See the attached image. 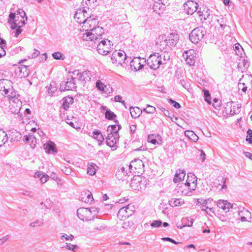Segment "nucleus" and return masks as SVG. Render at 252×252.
<instances>
[{
  "instance_id": "29",
  "label": "nucleus",
  "mask_w": 252,
  "mask_h": 252,
  "mask_svg": "<svg viewBox=\"0 0 252 252\" xmlns=\"http://www.w3.org/2000/svg\"><path fill=\"white\" fill-rule=\"evenodd\" d=\"M129 111L131 116L133 118H138L142 113V110L138 107H130Z\"/></svg>"
},
{
  "instance_id": "45",
  "label": "nucleus",
  "mask_w": 252,
  "mask_h": 252,
  "mask_svg": "<svg viewBox=\"0 0 252 252\" xmlns=\"http://www.w3.org/2000/svg\"><path fill=\"white\" fill-rule=\"evenodd\" d=\"M187 180L188 182L191 183V184L197 183L196 176L191 173H189L188 174Z\"/></svg>"
},
{
  "instance_id": "37",
  "label": "nucleus",
  "mask_w": 252,
  "mask_h": 252,
  "mask_svg": "<svg viewBox=\"0 0 252 252\" xmlns=\"http://www.w3.org/2000/svg\"><path fill=\"white\" fill-rule=\"evenodd\" d=\"M127 174V171L126 170L124 167L123 166L118 169V171L116 174V176L119 179H122L123 176H126Z\"/></svg>"
},
{
  "instance_id": "64",
  "label": "nucleus",
  "mask_w": 252,
  "mask_h": 252,
  "mask_svg": "<svg viewBox=\"0 0 252 252\" xmlns=\"http://www.w3.org/2000/svg\"><path fill=\"white\" fill-rule=\"evenodd\" d=\"M15 94H16L15 92H11L10 93L9 92V93H8L7 94H6L5 95H6L7 97H8V98L9 99L12 100L14 98V97L16 96Z\"/></svg>"
},
{
  "instance_id": "59",
  "label": "nucleus",
  "mask_w": 252,
  "mask_h": 252,
  "mask_svg": "<svg viewBox=\"0 0 252 252\" xmlns=\"http://www.w3.org/2000/svg\"><path fill=\"white\" fill-rule=\"evenodd\" d=\"M243 210H244L243 211H240L239 210V211H238V215H239V216H243V215H244V216H251V214L250 212H249L248 210H245L244 208H243Z\"/></svg>"
},
{
  "instance_id": "35",
  "label": "nucleus",
  "mask_w": 252,
  "mask_h": 252,
  "mask_svg": "<svg viewBox=\"0 0 252 252\" xmlns=\"http://www.w3.org/2000/svg\"><path fill=\"white\" fill-rule=\"evenodd\" d=\"M94 229L100 231L105 229L106 226L102 223V220L100 219H97L94 225Z\"/></svg>"
},
{
  "instance_id": "60",
  "label": "nucleus",
  "mask_w": 252,
  "mask_h": 252,
  "mask_svg": "<svg viewBox=\"0 0 252 252\" xmlns=\"http://www.w3.org/2000/svg\"><path fill=\"white\" fill-rule=\"evenodd\" d=\"M49 179V176L44 173L42 174V176L40 178V181L41 183H45Z\"/></svg>"
},
{
  "instance_id": "48",
  "label": "nucleus",
  "mask_w": 252,
  "mask_h": 252,
  "mask_svg": "<svg viewBox=\"0 0 252 252\" xmlns=\"http://www.w3.org/2000/svg\"><path fill=\"white\" fill-rule=\"evenodd\" d=\"M143 111L148 114H153L156 111V108L150 105H147L146 108H144Z\"/></svg>"
},
{
  "instance_id": "58",
  "label": "nucleus",
  "mask_w": 252,
  "mask_h": 252,
  "mask_svg": "<svg viewBox=\"0 0 252 252\" xmlns=\"http://www.w3.org/2000/svg\"><path fill=\"white\" fill-rule=\"evenodd\" d=\"M168 101L173 104V106L177 109H179L181 107V105L178 102L172 100L171 98L168 99Z\"/></svg>"
},
{
  "instance_id": "56",
  "label": "nucleus",
  "mask_w": 252,
  "mask_h": 252,
  "mask_svg": "<svg viewBox=\"0 0 252 252\" xmlns=\"http://www.w3.org/2000/svg\"><path fill=\"white\" fill-rule=\"evenodd\" d=\"M247 133V136L246 138V141L251 144L252 143V130L248 129Z\"/></svg>"
},
{
  "instance_id": "53",
  "label": "nucleus",
  "mask_w": 252,
  "mask_h": 252,
  "mask_svg": "<svg viewBox=\"0 0 252 252\" xmlns=\"http://www.w3.org/2000/svg\"><path fill=\"white\" fill-rule=\"evenodd\" d=\"M156 136L154 135H150L148 137V141L153 144H160L156 139Z\"/></svg>"
},
{
  "instance_id": "32",
  "label": "nucleus",
  "mask_w": 252,
  "mask_h": 252,
  "mask_svg": "<svg viewBox=\"0 0 252 252\" xmlns=\"http://www.w3.org/2000/svg\"><path fill=\"white\" fill-rule=\"evenodd\" d=\"M144 163L141 159H137L132 161L130 164V167L131 168L134 166L135 169H142L144 167Z\"/></svg>"
},
{
  "instance_id": "3",
  "label": "nucleus",
  "mask_w": 252,
  "mask_h": 252,
  "mask_svg": "<svg viewBox=\"0 0 252 252\" xmlns=\"http://www.w3.org/2000/svg\"><path fill=\"white\" fill-rule=\"evenodd\" d=\"M90 32H87L83 34L82 38L86 41H99L102 39L101 36L104 33V30L102 27H96L94 29H89Z\"/></svg>"
},
{
  "instance_id": "55",
  "label": "nucleus",
  "mask_w": 252,
  "mask_h": 252,
  "mask_svg": "<svg viewBox=\"0 0 252 252\" xmlns=\"http://www.w3.org/2000/svg\"><path fill=\"white\" fill-rule=\"evenodd\" d=\"M207 203V200H203L202 205H201V209L202 211H205L206 213H208L207 209H209V210L211 211L212 210V208L206 207Z\"/></svg>"
},
{
  "instance_id": "4",
  "label": "nucleus",
  "mask_w": 252,
  "mask_h": 252,
  "mask_svg": "<svg viewBox=\"0 0 252 252\" xmlns=\"http://www.w3.org/2000/svg\"><path fill=\"white\" fill-rule=\"evenodd\" d=\"M162 56L158 53H155L151 54L144 62H147L148 66L152 69L156 70L159 68L161 64H165V62L162 61Z\"/></svg>"
},
{
  "instance_id": "51",
  "label": "nucleus",
  "mask_w": 252,
  "mask_h": 252,
  "mask_svg": "<svg viewBox=\"0 0 252 252\" xmlns=\"http://www.w3.org/2000/svg\"><path fill=\"white\" fill-rule=\"evenodd\" d=\"M96 87L98 90L101 91H104V88L106 87V85L101 82L100 80H98L96 82Z\"/></svg>"
},
{
  "instance_id": "36",
  "label": "nucleus",
  "mask_w": 252,
  "mask_h": 252,
  "mask_svg": "<svg viewBox=\"0 0 252 252\" xmlns=\"http://www.w3.org/2000/svg\"><path fill=\"white\" fill-rule=\"evenodd\" d=\"M7 141V134L2 129H0V147Z\"/></svg>"
},
{
  "instance_id": "15",
  "label": "nucleus",
  "mask_w": 252,
  "mask_h": 252,
  "mask_svg": "<svg viewBox=\"0 0 252 252\" xmlns=\"http://www.w3.org/2000/svg\"><path fill=\"white\" fill-rule=\"evenodd\" d=\"M85 14H87V11L85 9H79L77 10L74 14V18L76 19L77 22L80 24L83 23L84 24L86 19L85 18L86 17V15H85Z\"/></svg>"
},
{
  "instance_id": "49",
  "label": "nucleus",
  "mask_w": 252,
  "mask_h": 252,
  "mask_svg": "<svg viewBox=\"0 0 252 252\" xmlns=\"http://www.w3.org/2000/svg\"><path fill=\"white\" fill-rule=\"evenodd\" d=\"M53 202L49 199H46L45 202H41L40 203L41 205H43L45 206V208L47 209H51L53 206Z\"/></svg>"
},
{
  "instance_id": "54",
  "label": "nucleus",
  "mask_w": 252,
  "mask_h": 252,
  "mask_svg": "<svg viewBox=\"0 0 252 252\" xmlns=\"http://www.w3.org/2000/svg\"><path fill=\"white\" fill-rule=\"evenodd\" d=\"M30 139V143H29L30 144L31 148L33 149L34 148L36 144V139L34 135H31Z\"/></svg>"
},
{
  "instance_id": "17",
  "label": "nucleus",
  "mask_w": 252,
  "mask_h": 252,
  "mask_svg": "<svg viewBox=\"0 0 252 252\" xmlns=\"http://www.w3.org/2000/svg\"><path fill=\"white\" fill-rule=\"evenodd\" d=\"M119 136H116L115 134L108 133L106 138L107 145L110 147H115L118 140Z\"/></svg>"
},
{
  "instance_id": "28",
  "label": "nucleus",
  "mask_w": 252,
  "mask_h": 252,
  "mask_svg": "<svg viewBox=\"0 0 252 252\" xmlns=\"http://www.w3.org/2000/svg\"><path fill=\"white\" fill-rule=\"evenodd\" d=\"M58 86L56 83L54 81L51 82L50 86L48 88V93L51 96H55L58 94L59 92L57 90Z\"/></svg>"
},
{
  "instance_id": "62",
  "label": "nucleus",
  "mask_w": 252,
  "mask_h": 252,
  "mask_svg": "<svg viewBox=\"0 0 252 252\" xmlns=\"http://www.w3.org/2000/svg\"><path fill=\"white\" fill-rule=\"evenodd\" d=\"M122 96L119 95H116L114 98V100L115 102H119L122 103L123 104H125V101L124 100H122Z\"/></svg>"
},
{
  "instance_id": "34",
  "label": "nucleus",
  "mask_w": 252,
  "mask_h": 252,
  "mask_svg": "<svg viewBox=\"0 0 252 252\" xmlns=\"http://www.w3.org/2000/svg\"><path fill=\"white\" fill-rule=\"evenodd\" d=\"M93 137L94 139H96L97 141L100 144L103 142L104 138L101 132L98 130H95L93 132Z\"/></svg>"
},
{
  "instance_id": "18",
  "label": "nucleus",
  "mask_w": 252,
  "mask_h": 252,
  "mask_svg": "<svg viewBox=\"0 0 252 252\" xmlns=\"http://www.w3.org/2000/svg\"><path fill=\"white\" fill-rule=\"evenodd\" d=\"M28 66L21 65L16 70L18 76L21 78H26L29 74V70Z\"/></svg>"
},
{
  "instance_id": "11",
  "label": "nucleus",
  "mask_w": 252,
  "mask_h": 252,
  "mask_svg": "<svg viewBox=\"0 0 252 252\" xmlns=\"http://www.w3.org/2000/svg\"><path fill=\"white\" fill-rule=\"evenodd\" d=\"M184 9L188 14L192 15L198 9V4L193 1H188L184 4Z\"/></svg>"
},
{
  "instance_id": "47",
  "label": "nucleus",
  "mask_w": 252,
  "mask_h": 252,
  "mask_svg": "<svg viewBox=\"0 0 252 252\" xmlns=\"http://www.w3.org/2000/svg\"><path fill=\"white\" fill-rule=\"evenodd\" d=\"M134 225V223L131 220H127L124 222L122 224V227L124 229H129L131 228Z\"/></svg>"
},
{
  "instance_id": "52",
  "label": "nucleus",
  "mask_w": 252,
  "mask_h": 252,
  "mask_svg": "<svg viewBox=\"0 0 252 252\" xmlns=\"http://www.w3.org/2000/svg\"><path fill=\"white\" fill-rule=\"evenodd\" d=\"M204 96L205 100L206 102H207L209 104H211V98L210 94L208 91L204 90Z\"/></svg>"
},
{
  "instance_id": "22",
  "label": "nucleus",
  "mask_w": 252,
  "mask_h": 252,
  "mask_svg": "<svg viewBox=\"0 0 252 252\" xmlns=\"http://www.w3.org/2000/svg\"><path fill=\"white\" fill-rule=\"evenodd\" d=\"M141 59L142 58L140 57L134 58L130 62L131 67H133V69L136 71L142 69L144 65L140 62ZM142 60L144 59L143 58Z\"/></svg>"
},
{
  "instance_id": "61",
  "label": "nucleus",
  "mask_w": 252,
  "mask_h": 252,
  "mask_svg": "<svg viewBox=\"0 0 252 252\" xmlns=\"http://www.w3.org/2000/svg\"><path fill=\"white\" fill-rule=\"evenodd\" d=\"M40 54V52L37 50L34 49L33 52L29 55L30 58L32 59L37 57Z\"/></svg>"
},
{
  "instance_id": "42",
  "label": "nucleus",
  "mask_w": 252,
  "mask_h": 252,
  "mask_svg": "<svg viewBox=\"0 0 252 252\" xmlns=\"http://www.w3.org/2000/svg\"><path fill=\"white\" fill-rule=\"evenodd\" d=\"M170 203L173 206H180L184 203V201L182 199H175L170 201Z\"/></svg>"
},
{
  "instance_id": "20",
  "label": "nucleus",
  "mask_w": 252,
  "mask_h": 252,
  "mask_svg": "<svg viewBox=\"0 0 252 252\" xmlns=\"http://www.w3.org/2000/svg\"><path fill=\"white\" fill-rule=\"evenodd\" d=\"M81 200L86 203H91L94 200L92 193L89 190H85L81 192Z\"/></svg>"
},
{
  "instance_id": "26",
  "label": "nucleus",
  "mask_w": 252,
  "mask_h": 252,
  "mask_svg": "<svg viewBox=\"0 0 252 252\" xmlns=\"http://www.w3.org/2000/svg\"><path fill=\"white\" fill-rule=\"evenodd\" d=\"M79 75L80 76L78 78V80L80 81L86 83L91 80V73L89 71H84L81 72V74Z\"/></svg>"
},
{
  "instance_id": "1",
  "label": "nucleus",
  "mask_w": 252,
  "mask_h": 252,
  "mask_svg": "<svg viewBox=\"0 0 252 252\" xmlns=\"http://www.w3.org/2000/svg\"><path fill=\"white\" fill-rule=\"evenodd\" d=\"M27 17L25 12L21 9H19L16 12H11L9 15L8 23L11 25L12 30L16 29L15 35L17 37L22 32L21 29L26 24Z\"/></svg>"
},
{
  "instance_id": "57",
  "label": "nucleus",
  "mask_w": 252,
  "mask_h": 252,
  "mask_svg": "<svg viewBox=\"0 0 252 252\" xmlns=\"http://www.w3.org/2000/svg\"><path fill=\"white\" fill-rule=\"evenodd\" d=\"M165 41H167L166 35L164 34L160 35L157 39L156 44L157 45H158L159 43Z\"/></svg>"
},
{
  "instance_id": "2",
  "label": "nucleus",
  "mask_w": 252,
  "mask_h": 252,
  "mask_svg": "<svg viewBox=\"0 0 252 252\" xmlns=\"http://www.w3.org/2000/svg\"><path fill=\"white\" fill-rule=\"evenodd\" d=\"M99 209L96 207L80 208L77 210L78 217L83 221H89L93 220L98 213Z\"/></svg>"
},
{
  "instance_id": "12",
  "label": "nucleus",
  "mask_w": 252,
  "mask_h": 252,
  "mask_svg": "<svg viewBox=\"0 0 252 252\" xmlns=\"http://www.w3.org/2000/svg\"><path fill=\"white\" fill-rule=\"evenodd\" d=\"M97 19L95 18H92L91 16L87 17L86 19L85 22L84 23L83 27L84 28V30H85L86 32H90L89 29H94L96 26Z\"/></svg>"
},
{
  "instance_id": "21",
  "label": "nucleus",
  "mask_w": 252,
  "mask_h": 252,
  "mask_svg": "<svg viewBox=\"0 0 252 252\" xmlns=\"http://www.w3.org/2000/svg\"><path fill=\"white\" fill-rule=\"evenodd\" d=\"M217 204L218 207L222 209L226 212L229 211L230 208L233 207V205L229 203L227 200H219L217 201Z\"/></svg>"
},
{
  "instance_id": "40",
  "label": "nucleus",
  "mask_w": 252,
  "mask_h": 252,
  "mask_svg": "<svg viewBox=\"0 0 252 252\" xmlns=\"http://www.w3.org/2000/svg\"><path fill=\"white\" fill-rule=\"evenodd\" d=\"M43 219L36 220L30 223V226L32 227H37L43 225Z\"/></svg>"
},
{
  "instance_id": "10",
  "label": "nucleus",
  "mask_w": 252,
  "mask_h": 252,
  "mask_svg": "<svg viewBox=\"0 0 252 252\" xmlns=\"http://www.w3.org/2000/svg\"><path fill=\"white\" fill-rule=\"evenodd\" d=\"M194 50H189L186 51L183 53V57L185 59L186 62L189 65H194L196 57Z\"/></svg>"
},
{
  "instance_id": "50",
  "label": "nucleus",
  "mask_w": 252,
  "mask_h": 252,
  "mask_svg": "<svg viewBox=\"0 0 252 252\" xmlns=\"http://www.w3.org/2000/svg\"><path fill=\"white\" fill-rule=\"evenodd\" d=\"M162 223V222L161 220H154L150 224V226L152 228H158V227H160Z\"/></svg>"
},
{
  "instance_id": "14",
  "label": "nucleus",
  "mask_w": 252,
  "mask_h": 252,
  "mask_svg": "<svg viewBox=\"0 0 252 252\" xmlns=\"http://www.w3.org/2000/svg\"><path fill=\"white\" fill-rule=\"evenodd\" d=\"M129 208H133V206L128 205L126 207L121 208L117 214L118 218L122 220L130 216L131 212H127V210H128Z\"/></svg>"
},
{
  "instance_id": "16",
  "label": "nucleus",
  "mask_w": 252,
  "mask_h": 252,
  "mask_svg": "<svg viewBox=\"0 0 252 252\" xmlns=\"http://www.w3.org/2000/svg\"><path fill=\"white\" fill-rule=\"evenodd\" d=\"M11 82L8 80H2L0 82V92L1 94L4 95L9 93V89L7 88L8 86H10Z\"/></svg>"
},
{
  "instance_id": "23",
  "label": "nucleus",
  "mask_w": 252,
  "mask_h": 252,
  "mask_svg": "<svg viewBox=\"0 0 252 252\" xmlns=\"http://www.w3.org/2000/svg\"><path fill=\"white\" fill-rule=\"evenodd\" d=\"M248 83H251L252 86V76L251 75H247L246 76L243 75L239 80V82L238 83L239 90L242 89L245 85H248Z\"/></svg>"
},
{
  "instance_id": "9",
  "label": "nucleus",
  "mask_w": 252,
  "mask_h": 252,
  "mask_svg": "<svg viewBox=\"0 0 252 252\" xmlns=\"http://www.w3.org/2000/svg\"><path fill=\"white\" fill-rule=\"evenodd\" d=\"M75 77L71 76L70 78H67L66 81L62 82L60 85V92L65 90H73L77 88L75 82Z\"/></svg>"
},
{
  "instance_id": "39",
  "label": "nucleus",
  "mask_w": 252,
  "mask_h": 252,
  "mask_svg": "<svg viewBox=\"0 0 252 252\" xmlns=\"http://www.w3.org/2000/svg\"><path fill=\"white\" fill-rule=\"evenodd\" d=\"M233 49L235 51L236 54L242 58L244 50L241 45L239 43L235 44L233 46Z\"/></svg>"
},
{
  "instance_id": "6",
  "label": "nucleus",
  "mask_w": 252,
  "mask_h": 252,
  "mask_svg": "<svg viewBox=\"0 0 252 252\" xmlns=\"http://www.w3.org/2000/svg\"><path fill=\"white\" fill-rule=\"evenodd\" d=\"M97 42L98 44L97 45V51L99 54L106 55L111 51L113 44L110 40L104 39Z\"/></svg>"
},
{
  "instance_id": "31",
  "label": "nucleus",
  "mask_w": 252,
  "mask_h": 252,
  "mask_svg": "<svg viewBox=\"0 0 252 252\" xmlns=\"http://www.w3.org/2000/svg\"><path fill=\"white\" fill-rule=\"evenodd\" d=\"M121 128V126L120 125H113L111 126H109L107 128V132L109 133L115 134L116 136H119L118 131Z\"/></svg>"
},
{
  "instance_id": "19",
  "label": "nucleus",
  "mask_w": 252,
  "mask_h": 252,
  "mask_svg": "<svg viewBox=\"0 0 252 252\" xmlns=\"http://www.w3.org/2000/svg\"><path fill=\"white\" fill-rule=\"evenodd\" d=\"M166 38L169 46H174L179 39V36L176 32H173L166 36Z\"/></svg>"
},
{
  "instance_id": "63",
  "label": "nucleus",
  "mask_w": 252,
  "mask_h": 252,
  "mask_svg": "<svg viewBox=\"0 0 252 252\" xmlns=\"http://www.w3.org/2000/svg\"><path fill=\"white\" fill-rule=\"evenodd\" d=\"M11 235H7L4 237H3L2 238L0 239V243L1 245H3L6 241L8 240V239L10 238Z\"/></svg>"
},
{
  "instance_id": "5",
  "label": "nucleus",
  "mask_w": 252,
  "mask_h": 252,
  "mask_svg": "<svg viewBox=\"0 0 252 252\" xmlns=\"http://www.w3.org/2000/svg\"><path fill=\"white\" fill-rule=\"evenodd\" d=\"M206 32L203 27H199L194 29L189 34V40L194 43H197L201 41Z\"/></svg>"
},
{
  "instance_id": "30",
  "label": "nucleus",
  "mask_w": 252,
  "mask_h": 252,
  "mask_svg": "<svg viewBox=\"0 0 252 252\" xmlns=\"http://www.w3.org/2000/svg\"><path fill=\"white\" fill-rule=\"evenodd\" d=\"M73 103V98L71 96H67L64 97L63 98V102L62 104L63 108L67 110L69 107L70 104H72Z\"/></svg>"
},
{
  "instance_id": "13",
  "label": "nucleus",
  "mask_w": 252,
  "mask_h": 252,
  "mask_svg": "<svg viewBox=\"0 0 252 252\" xmlns=\"http://www.w3.org/2000/svg\"><path fill=\"white\" fill-rule=\"evenodd\" d=\"M145 182H142L141 178L138 177L131 180L130 185L133 189L139 190L145 187Z\"/></svg>"
},
{
  "instance_id": "27",
  "label": "nucleus",
  "mask_w": 252,
  "mask_h": 252,
  "mask_svg": "<svg viewBox=\"0 0 252 252\" xmlns=\"http://www.w3.org/2000/svg\"><path fill=\"white\" fill-rule=\"evenodd\" d=\"M249 66L250 63L249 61L246 59H243L238 64L239 69H240L242 72L246 71Z\"/></svg>"
},
{
  "instance_id": "24",
  "label": "nucleus",
  "mask_w": 252,
  "mask_h": 252,
  "mask_svg": "<svg viewBox=\"0 0 252 252\" xmlns=\"http://www.w3.org/2000/svg\"><path fill=\"white\" fill-rule=\"evenodd\" d=\"M44 148L46 152L48 154L51 153H57V151L56 150L55 144L54 142L49 141L47 143H45L43 145Z\"/></svg>"
},
{
  "instance_id": "46",
  "label": "nucleus",
  "mask_w": 252,
  "mask_h": 252,
  "mask_svg": "<svg viewBox=\"0 0 252 252\" xmlns=\"http://www.w3.org/2000/svg\"><path fill=\"white\" fill-rule=\"evenodd\" d=\"M63 248H66L68 250H71L73 252H75L77 249H78V246L76 245H72L70 243H66L65 246H63Z\"/></svg>"
},
{
  "instance_id": "41",
  "label": "nucleus",
  "mask_w": 252,
  "mask_h": 252,
  "mask_svg": "<svg viewBox=\"0 0 252 252\" xmlns=\"http://www.w3.org/2000/svg\"><path fill=\"white\" fill-rule=\"evenodd\" d=\"M158 47L160 49V50L163 51L164 53L167 50V46L169 47V45L167 42V41H165L159 43L158 45H157Z\"/></svg>"
},
{
  "instance_id": "43",
  "label": "nucleus",
  "mask_w": 252,
  "mask_h": 252,
  "mask_svg": "<svg viewBox=\"0 0 252 252\" xmlns=\"http://www.w3.org/2000/svg\"><path fill=\"white\" fill-rule=\"evenodd\" d=\"M105 118L108 120H114L116 115L111 110H107L105 113Z\"/></svg>"
},
{
  "instance_id": "33",
  "label": "nucleus",
  "mask_w": 252,
  "mask_h": 252,
  "mask_svg": "<svg viewBox=\"0 0 252 252\" xmlns=\"http://www.w3.org/2000/svg\"><path fill=\"white\" fill-rule=\"evenodd\" d=\"M98 168V166L94 163H89L87 168V173L93 176L96 173V170Z\"/></svg>"
},
{
  "instance_id": "7",
  "label": "nucleus",
  "mask_w": 252,
  "mask_h": 252,
  "mask_svg": "<svg viewBox=\"0 0 252 252\" xmlns=\"http://www.w3.org/2000/svg\"><path fill=\"white\" fill-rule=\"evenodd\" d=\"M111 59L113 63L122 65L126 60V54L124 51L116 50L113 53Z\"/></svg>"
},
{
  "instance_id": "25",
  "label": "nucleus",
  "mask_w": 252,
  "mask_h": 252,
  "mask_svg": "<svg viewBox=\"0 0 252 252\" xmlns=\"http://www.w3.org/2000/svg\"><path fill=\"white\" fill-rule=\"evenodd\" d=\"M186 175V172L184 170L178 169L174 175L173 182L175 183L180 182L184 179Z\"/></svg>"
},
{
  "instance_id": "44",
  "label": "nucleus",
  "mask_w": 252,
  "mask_h": 252,
  "mask_svg": "<svg viewBox=\"0 0 252 252\" xmlns=\"http://www.w3.org/2000/svg\"><path fill=\"white\" fill-rule=\"evenodd\" d=\"M52 57L55 60H63L65 59L64 55L60 52L53 53Z\"/></svg>"
},
{
  "instance_id": "8",
  "label": "nucleus",
  "mask_w": 252,
  "mask_h": 252,
  "mask_svg": "<svg viewBox=\"0 0 252 252\" xmlns=\"http://www.w3.org/2000/svg\"><path fill=\"white\" fill-rule=\"evenodd\" d=\"M241 105L237 102L229 101L225 104L224 111L227 114L233 115L240 112Z\"/></svg>"
},
{
  "instance_id": "38",
  "label": "nucleus",
  "mask_w": 252,
  "mask_h": 252,
  "mask_svg": "<svg viewBox=\"0 0 252 252\" xmlns=\"http://www.w3.org/2000/svg\"><path fill=\"white\" fill-rule=\"evenodd\" d=\"M185 135L194 142H196L198 140V137L192 131H185Z\"/></svg>"
}]
</instances>
